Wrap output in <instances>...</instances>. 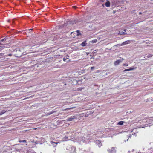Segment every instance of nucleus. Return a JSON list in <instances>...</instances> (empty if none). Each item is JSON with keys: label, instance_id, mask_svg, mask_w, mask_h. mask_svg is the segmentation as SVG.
Here are the masks:
<instances>
[{"label": "nucleus", "instance_id": "nucleus-1", "mask_svg": "<svg viewBox=\"0 0 153 153\" xmlns=\"http://www.w3.org/2000/svg\"><path fill=\"white\" fill-rule=\"evenodd\" d=\"M74 119H77L76 117L74 116H71L67 119V121H72Z\"/></svg>", "mask_w": 153, "mask_h": 153}, {"label": "nucleus", "instance_id": "nucleus-2", "mask_svg": "<svg viewBox=\"0 0 153 153\" xmlns=\"http://www.w3.org/2000/svg\"><path fill=\"white\" fill-rule=\"evenodd\" d=\"M76 150V148L74 146H72L71 148L70 152V153H74Z\"/></svg>", "mask_w": 153, "mask_h": 153}, {"label": "nucleus", "instance_id": "nucleus-3", "mask_svg": "<svg viewBox=\"0 0 153 153\" xmlns=\"http://www.w3.org/2000/svg\"><path fill=\"white\" fill-rule=\"evenodd\" d=\"M121 62V61L120 60H118L116 61H115L114 62V65H117Z\"/></svg>", "mask_w": 153, "mask_h": 153}, {"label": "nucleus", "instance_id": "nucleus-4", "mask_svg": "<svg viewBox=\"0 0 153 153\" xmlns=\"http://www.w3.org/2000/svg\"><path fill=\"white\" fill-rule=\"evenodd\" d=\"M134 69H135V68H134L133 67L132 68H131L129 69H125V70H124L123 71L125 72L126 71H131V70H134Z\"/></svg>", "mask_w": 153, "mask_h": 153}, {"label": "nucleus", "instance_id": "nucleus-5", "mask_svg": "<svg viewBox=\"0 0 153 153\" xmlns=\"http://www.w3.org/2000/svg\"><path fill=\"white\" fill-rule=\"evenodd\" d=\"M69 56H68V55H66L65 56H64V57L63 58V60L64 62H65L66 61V60L68 59H69Z\"/></svg>", "mask_w": 153, "mask_h": 153}, {"label": "nucleus", "instance_id": "nucleus-6", "mask_svg": "<svg viewBox=\"0 0 153 153\" xmlns=\"http://www.w3.org/2000/svg\"><path fill=\"white\" fill-rule=\"evenodd\" d=\"M105 6L107 7H109L110 6V2L109 1H107L105 3Z\"/></svg>", "mask_w": 153, "mask_h": 153}, {"label": "nucleus", "instance_id": "nucleus-7", "mask_svg": "<svg viewBox=\"0 0 153 153\" xmlns=\"http://www.w3.org/2000/svg\"><path fill=\"white\" fill-rule=\"evenodd\" d=\"M130 43V40H127L125 42H123V45H125L127 44H128Z\"/></svg>", "mask_w": 153, "mask_h": 153}, {"label": "nucleus", "instance_id": "nucleus-8", "mask_svg": "<svg viewBox=\"0 0 153 153\" xmlns=\"http://www.w3.org/2000/svg\"><path fill=\"white\" fill-rule=\"evenodd\" d=\"M7 111V110H2L1 111V112H0V115H2L5 113L6 111Z\"/></svg>", "mask_w": 153, "mask_h": 153}, {"label": "nucleus", "instance_id": "nucleus-9", "mask_svg": "<svg viewBox=\"0 0 153 153\" xmlns=\"http://www.w3.org/2000/svg\"><path fill=\"white\" fill-rule=\"evenodd\" d=\"M115 147H112L111 150H109L108 151L110 152H112L115 150Z\"/></svg>", "mask_w": 153, "mask_h": 153}, {"label": "nucleus", "instance_id": "nucleus-10", "mask_svg": "<svg viewBox=\"0 0 153 153\" xmlns=\"http://www.w3.org/2000/svg\"><path fill=\"white\" fill-rule=\"evenodd\" d=\"M74 108H75V107H71V108H66L65 109H63L62 111H66L67 110L71 109H72Z\"/></svg>", "mask_w": 153, "mask_h": 153}, {"label": "nucleus", "instance_id": "nucleus-11", "mask_svg": "<svg viewBox=\"0 0 153 153\" xmlns=\"http://www.w3.org/2000/svg\"><path fill=\"white\" fill-rule=\"evenodd\" d=\"M56 112V111H52L50 112L49 113H47V115H50L51 114H52L54 112Z\"/></svg>", "mask_w": 153, "mask_h": 153}, {"label": "nucleus", "instance_id": "nucleus-12", "mask_svg": "<svg viewBox=\"0 0 153 153\" xmlns=\"http://www.w3.org/2000/svg\"><path fill=\"white\" fill-rule=\"evenodd\" d=\"M126 30L125 29L124 31H125V32H120V35H125L126 34V33H125V32L126 31Z\"/></svg>", "mask_w": 153, "mask_h": 153}, {"label": "nucleus", "instance_id": "nucleus-13", "mask_svg": "<svg viewBox=\"0 0 153 153\" xmlns=\"http://www.w3.org/2000/svg\"><path fill=\"white\" fill-rule=\"evenodd\" d=\"M123 123H124V122L123 121H119L118 123V124L120 125H122L123 124Z\"/></svg>", "mask_w": 153, "mask_h": 153}, {"label": "nucleus", "instance_id": "nucleus-14", "mask_svg": "<svg viewBox=\"0 0 153 153\" xmlns=\"http://www.w3.org/2000/svg\"><path fill=\"white\" fill-rule=\"evenodd\" d=\"M76 32H77V35H76V36H79V35H81V34L80 33V32H79V30H77Z\"/></svg>", "mask_w": 153, "mask_h": 153}, {"label": "nucleus", "instance_id": "nucleus-15", "mask_svg": "<svg viewBox=\"0 0 153 153\" xmlns=\"http://www.w3.org/2000/svg\"><path fill=\"white\" fill-rule=\"evenodd\" d=\"M86 42L84 41L82 43L81 45L82 46H85L86 45Z\"/></svg>", "mask_w": 153, "mask_h": 153}, {"label": "nucleus", "instance_id": "nucleus-16", "mask_svg": "<svg viewBox=\"0 0 153 153\" xmlns=\"http://www.w3.org/2000/svg\"><path fill=\"white\" fill-rule=\"evenodd\" d=\"M153 56V55H152V54H149V55L147 56V58H150V57H152Z\"/></svg>", "mask_w": 153, "mask_h": 153}, {"label": "nucleus", "instance_id": "nucleus-17", "mask_svg": "<svg viewBox=\"0 0 153 153\" xmlns=\"http://www.w3.org/2000/svg\"><path fill=\"white\" fill-rule=\"evenodd\" d=\"M6 40V39L5 38L0 39V41L1 42L4 41H5Z\"/></svg>", "mask_w": 153, "mask_h": 153}, {"label": "nucleus", "instance_id": "nucleus-18", "mask_svg": "<svg viewBox=\"0 0 153 153\" xmlns=\"http://www.w3.org/2000/svg\"><path fill=\"white\" fill-rule=\"evenodd\" d=\"M19 142L20 143L21 142H26V140H19Z\"/></svg>", "mask_w": 153, "mask_h": 153}, {"label": "nucleus", "instance_id": "nucleus-19", "mask_svg": "<svg viewBox=\"0 0 153 153\" xmlns=\"http://www.w3.org/2000/svg\"><path fill=\"white\" fill-rule=\"evenodd\" d=\"M123 66H127L128 65V64L127 63H124L123 64Z\"/></svg>", "mask_w": 153, "mask_h": 153}, {"label": "nucleus", "instance_id": "nucleus-20", "mask_svg": "<svg viewBox=\"0 0 153 153\" xmlns=\"http://www.w3.org/2000/svg\"><path fill=\"white\" fill-rule=\"evenodd\" d=\"M97 42V39H95L93 40L92 41V42L93 43H96Z\"/></svg>", "mask_w": 153, "mask_h": 153}, {"label": "nucleus", "instance_id": "nucleus-21", "mask_svg": "<svg viewBox=\"0 0 153 153\" xmlns=\"http://www.w3.org/2000/svg\"><path fill=\"white\" fill-rule=\"evenodd\" d=\"M84 88H78L79 90H81L82 89H83Z\"/></svg>", "mask_w": 153, "mask_h": 153}, {"label": "nucleus", "instance_id": "nucleus-22", "mask_svg": "<svg viewBox=\"0 0 153 153\" xmlns=\"http://www.w3.org/2000/svg\"><path fill=\"white\" fill-rule=\"evenodd\" d=\"M73 7L74 9H76V8H77V7L76 6H73Z\"/></svg>", "mask_w": 153, "mask_h": 153}, {"label": "nucleus", "instance_id": "nucleus-23", "mask_svg": "<svg viewBox=\"0 0 153 153\" xmlns=\"http://www.w3.org/2000/svg\"><path fill=\"white\" fill-rule=\"evenodd\" d=\"M94 68H95V67H91V70H93L94 69Z\"/></svg>", "mask_w": 153, "mask_h": 153}, {"label": "nucleus", "instance_id": "nucleus-24", "mask_svg": "<svg viewBox=\"0 0 153 153\" xmlns=\"http://www.w3.org/2000/svg\"><path fill=\"white\" fill-rule=\"evenodd\" d=\"M38 128V129H40V128H34V129H33L34 130H36Z\"/></svg>", "mask_w": 153, "mask_h": 153}, {"label": "nucleus", "instance_id": "nucleus-25", "mask_svg": "<svg viewBox=\"0 0 153 153\" xmlns=\"http://www.w3.org/2000/svg\"><path fill=\"white\" fill-rule=\"evenodd\" d=\"M74 33V32H71V36H72V34H73Z\"/></svg>", "mask_w": 153, "mask_h": 153}, {"label": "nucleus", "instance_id": "nucleus-26", "mask_svg": "<svg viewBox=\"0 0 153 153\" xmlns=\"http://www.w3.org/2000/svg\"><path fill=\"white\" fill-rule=\"evenodd\" d=\"M104 0H100V1L102 2H104Z\"/></svg>", "mask_w": 153, "mask_h": 153}, {"label": "nucleus", "instance_id": "nucleus-27", "mask_svg": "<svg viewBox=\"0 0 153 153\" xmlns=\"http://www.w3.org/2000/svg\"><path fill=\"white\" fill-rule=\"evenodd\" d=\"M142 14V13L141 12H140L139 13V14L141 15V14Z\"/></svg>", "mask_w": 153, "mask_h": 153}, {"label": "nucleus", "instance_id": "nucleus-28", "mask_svg": "<svg viewBox=\"0 0 153 153\" xmlns=\"http://www.w3.org/2000/svg\"><path fill=\"white\" fill-rule=\"evenodd\" d=\"M11 55H12V54H9V55H8V56H11Z\"/></svg>", "mask_w": 153, "mask_h": 153}, {"label": "nucleus", "instance_id": "nucleus-29", "mask_svg": "<svg viewBox=\"0 0 153 153\" xmlns=\"http://www.w3.org/2000/svg\"><path fill=\"white\" fill-rule=\"evenodd\" d=\"M33 30V29H30L29 30V31H30V30Z\"/></svg>", "mask_w": 153, "mask_h": 153}, {"label": "nucleus", "instance_id": "nucleus-30", "mask_svg": "<svg viewBox=\"0 0 153 153\" xmlns=\"http://www.w3.org/2000/svg\"><path fill=\"white\" fill-rule=\"evenodd\" d=\"M102 7H104V4H102Z\"/></svg>", "mask_w": 153, "mask_h": 153}, {"label": "nucleus", "instance_id": "nucleus-31", "mask_svg": "<svg viewBox=\"0 0 153 153\" xmlns=\"http://www.w3.org/2000/svg\"><path fill=\"white\" fill-rule=\"evenodd\" d=\"M97 51V50H94V51Z\"/></svg>", "mask_w": 153, "mask_h": 153}, {"label": "nucleus", "instance_id": "nucleus-32", "mask_svg": "<svg viewBox=\"0 0 153 153\" xmlns=\"http://www.w3.org/2000/svg\"><path fill=\"white\" fill-rule=\"evenodd\" d=\"M26 99V98H25L24 99Z\"/></svg>", "mask_w": 153, "mask_h": 153}]
</instances>
